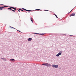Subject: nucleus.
<instances>
[{"instance_id":"nucleus-1","label":"nucleus","mask_w":76,"mask_h":76,"mask_svg":"<svg viewBox=\"0 0 76 76\" xmlns=\"http://www.w3.org/2000/svg\"><path fill=\"white\" fill-rule=\"evenodd\" d=\"M62 53V51H59V53L56 55V57H59V56H60V55H61Z\"/></svg>"},{"instance_id":"nucleus-2","label":"nucleus","mask_w":76,"mask_h":76,"mask_svg":"<svg viewBox=\"0 0 76 76\" xmlns=\"http://www.w3.org/2000/svg\"><path fill=\"white\" fill-rule=\"evenodd\" d=\"M75 13H74L72 14H71L70 15V17L71 16H75Z\"/></svg>"},{"instance_id":"nucleus-3","label":"nucleus","mask_w":76,"mask_h":76,"mask_svg":"<svg viewBox=\"0 0 76 76\" xmlns=\"http://www.w3.org/2000/svg\"><path fill=\"white\" fill-rule=\"evenodd\" d=\"M46 66H47V67H50V66H51V64H50L48 63H46Z\"/></svg>"},{"instance_id":"nucleus-4","label":"nucleus","mask_w":76,"mask_h":76,"mask_svg":"<svg viewBox=\"0 0 76 76\" xmlns=\"http://www.w3.org/2000/svg\"><path fill=\"white\" fill-rule=\"evenodd\" d=\"M31 40H32V38H30L28 39V41H31Z\"/></svg>"},{"instance_id":"nucleus-5","label":"nucleus","mask_w":76,"mask_h":76,"mask_svg":"<svg viewBox=\"0 0 76 76\" xmlns=\"http://www.w3.org/2000/svg\"><path fill=\"white\" fill-rule=\"evenodd\" d=\"M54 67H55V68H57L58 67V66L57 65H54Z\"/></svg>"},{"instance_id":"nucleus-6","label":"nucleus","mask_w":76,"mask_h":76,"mask_svg":"<svg viewBox=\"0 0 76 76\" xmlns=\"http://www.w3.org/2000/svg\"><path fill=\"white\" fill-rule=\"evenodd\" d=\"M1 59L2 60H4V61H7V60H6V59L5 58H1Z\"/></svg>"},{"instance_id":"nucleus-7","label":"nucleus","mask_w":76,"mask_h":76,"mask_svg":"<svg viewBox=\"0 0 76 76\" xmlns=\"http://www.w3.org/2000/svg\"><path fill=\"white\" fill-rule=\"evenodd\" d=\"M46 64H47V63H43V64H42V66H46Z\"/></svg>"},{"instance_id":"nucleus-8","label":"nucleus","mask_w":76,"mask_h":76,"mask_svg":"<svg viewBox=\"0 0 76 76\" xmlns=\"http://www.w3.org/2000/svg\"><path fill=\"white\" fill-rule=\"evenodd\" d=\"M31 21L32 22V23H33V22H34V20H33V18H32L31 17Z\"/></svg>"},{"instance_id":"nucleus-9","label":"nucleus","mask_w":76,"mask_h":76,"mask_svg":"<svg viewBox=\"0 0 76 76\" xmlns=\"http://www.w3.org/2000/svg\"><path fill=\"white\" fill-rule=\"evenodd\" d=\"M10 61H15V59L12 58L10 59Z\"/></svg>"},{"instance_id":"nucleus-10","label":"nucleus","mask_w":76,"mask_h":76,"mask_svg":"<svg viewBox=\"0 0 76 76\" xmlns=\"http://www.w3.org/2000/svg\"><path fill=\"white\" fill-rule=\"evenodd\" d=\"M34 34H37V35H40V34L38 33H35Z\"/></svg>"},{"instance_id":"nucleus-11","label":"nucleus","mask_w":76,"mask_h":76,"mask_svg":"<svg viewBox=\"0 0 76 76\" xmlns=\"http://www.w3.org/2000/svg\"><path fill=\"white\" fill-rule=\"evenodd\" d=\"M2 8V7H0V10H3V8Z\"/></svg>"},{"instance_id":"nucleus-12","label":"nucleus","mask_w":76,"mask_h":76,"mask_svg":"<svg viewBox=\"0 0 76 76\" xmlns=\"http://www.w3.org/2000/svg\"><path fill=\"white\" fill-rule=\"evenodd\" d=\"M13 9L14 10H16V8H14V7H13Z\"/></svg>"},{"instance_id":"nucleus-13","label":"nucleus","mask_w":76,"mask_h":76,"mask_svg":"<svg viewBox=\"0 0 76 76\" xmlns=\"http://www.w3.org/2000/svg\"><path fill=\"white\" fill-rule=\"evenodd\" d=\"M54 15H55V16H56V18H58V17H57V16L56 15V14H54Z\"/></svg>"},{"instance_id":"nucleus-14","label":"nucleus","mask_w":76,"mask_h":76,"mask_svg":"<svg viewBox=\"0 0 76 76\" xmlns=\"http://www.w3.org/2000/svg\"><path fill=\"white\" fill-rule=\"evenodd\" d=\"M8 9H9L10 10H12V9L10 7V8H8Z\"/></svg>"},{"instance_id":"nucleus-15","label":"nucleus","mask_w":76,"mask_h":76,"mask_svg":"<svg viewBox=\"0 0 76 76\" xmlns=\"http://www.w3.org/2000/svg\"><path fill=\"white\" fill-rule=\"evenodd\" d=\"M40 35H44V34L42 33V34H40Z\"/></svg>"},{"instance_id":"nucleus-16","label":"nucleus","mask_w":76,"mask_h":76,"mask_svg":"<svg viewBox=\"0 0 76 76\" xmlns=\"http://www.w3.org/2000/svg\"><path fill=\"white\" fill-rule=\"evenodd\" d=\"M19 10H21V11H22V12H23V10H21L20 9H19Z\"/></svg>"},{"instance_id":"nucleus-17","label":"nucleus","mask_w":76,"mask_h":76,"mask_svg":"<svg viewBox=\"0 0 76 76\" xmlns=\"http://www.w3.org/2000/svg\"><path fill=\"white\" fill-rule=\"evenodd\" d=\"M44 10V11H50L47 10Z\"/></svg>"},{"instance_id":"nucleus-18","label":"nucleus","mask_w":76,"mask_h":76,"mask_svg":"<svg viewBox=\"0 0 76 76\" xmlns=\"http://www.w3.org/2000/svg\"><path fill=\"white\" fill-rule=\"evenodd\" d=\"M12 11H13V12H15V10H12Z\"/></svg>"},{"instance_id":"nucleus-19","label":"nucleus","mask_w":76,"mask_h":76,"mask_svg":"<svg viewBox=\"0 0 76 76\" xmlns=\"http://www.w3.org/2000/svg\"><path fill=\"white\" fill-rule=\"evenodd\" d=\"M27 11H28V12H31V10H27Z\"/></svg>"},{"instance_id":"nucleus-20","label":"nucleus","mask_w":76,"mask_h":76,"mask_svg":"<svg viewBox=\"0 0 76 76\" xmlns=\"http://www.w3.org/2000/svg\"><path fill=\"white\" fill-rule=\"evenodd\" d=\"M52 66L53 67H54V65H52Z\"/></svg>"},{"instance_id":"nucleus-21","label":"nucleus","mask_w":76,"mask_h":76,"mask_svg":"<svg viewBox=\"0 0 76 76\" xmlns=\"http://www.w3.org/2000/svg\"><path fill=\"white\" fill-rule=\"evenodd\" d=\"M17 31H18V32H20V31H19L18 30H17Z\"/></svg>"},{"instance_id":"nucleus-22","label":"nucleus","mask_w":76,"mask_h":76,"mask_svg":"<svg viewBox=\"0 0 76 76\" xmlns=\"http://www.w3.org/2000/svg\"><path fill=\"white\" fill-rule=\"evenodd\" d=\"M41 10L39 9H36V10Z\"/></svg>"},{"instance_id":"nucleus-23","label":"nucleus","mask_w":76,"mask_h":76,"mask_svg":"<svg viewBox=\"0 0 76 76\" xmlns=\"http://www.w3.org/2000/svg\"><path fill=\"white\" fill-rule=\"evenodd\" d=\"M22 9H23V10H25V8H22Z\"/></svg>"},{"instance_id":"nucleus-24","label":"nucleus","mask_w":76,"mask_h":76,"mask_svg":"<svg viewBox=\"0 0 76 76\" xmlns=\"http://www.w3.org/2000/svg\"><path fill=\"white\" fill-rule=\"evenodd\" d=\"M2 8H3V9H6V8H5L4 7H2Z\"/></svg>"},{"instance_id":"nucleus-25","label":"nucleus","mask_w":76,"mask_h":76,"mask_svg":"<svg viewBox=\"0 0 76 76\" xmlns=\"http://www.w3.org/2000/svg\"><path fill=\"white\" fill-rule=\"evenodd\" d=\"M72 10H73V9L71 11L69 12V13H70L72 11Z\"/></svg>"},{"instance_id":"nucleus-26","label":"nucleus","mask_w":76,"mask_h":76,"mask_svg":"<svg viewBox=\"0 0 76 76\" xmlns=\"http://www.w3.org/2000/svg\"><path fill=\"white\" fill-rule=\"evenodd\" d=\"M10 8H13V7H10Z\"/></svg>"},{"instance_id":"nucleus-27","label":"nucleus","mask_w":76,"mask_h":76,"mask_svg":"<svg viewBox=\"0 0 76 76\" xmlns=\"http://www.w3.org/2000/svg\"><path fill=\"white\" fill-rule=\"evenodd\" d=\"M10 28H13V27H11L10 26Z\"/></svg>"},{"instance_id":"nucleus-28","label":"nucleus","mask_w":76,"mask_h":76,"mask_svg":"<svg viewBox=\"0 0 76 76\" xmlns=\"http://www.w3.org/2000/svg\"><path fill=\"white\" fill-rule=\"evenodd\" d=\"M25 10H26V11H27V10H26V9H25Z\"/></svg>"},{"instance_id":"nucleus-29","label":"nucleus","mask_w":76,"mask_h":76,"mask_svg":"<svg viewBox=\"0 0 76 76\" xmlns=\"http://www.w3.org/2000/svg\"><path fill=\"white\" fill-rule=\"evenodd\" d=\"M13 29H16V28H14V27H13Z\"/></svg>"},{"instance_id":"nucleus-30","label":"nucleus","mask_w":76,"mask_h":76,"mask_svg":"<svg viewBox=\"0 0 76 76\" xmlns=\"http://www.w3.org/2000/svg\"><path fill=\"white\" fill-rule=\"evenodd\" d=\"M4 7H7V6H4Z\"/></svg>"},{"instance_id":"nucleus-31","label":"nucleus","mask_w":76,"mask_h":76,"mask_svg":"<svg viewBox=\"0 0 76 76\" xmlns=\"http://www.w3.org/2000/svg\"><path fill=\"white\" fill-rule=\"evenodd\" d=\"M18 12H20V10H18Z\"/></svg>"},{"instance_id":"nucleus-32","label":"nucleus","mask_w":76,"mask_h":76,"mask_svg":"<svg viewBox=\"0 0 76 76\" xmlns=\"http://www.w3.org/2000/svg\"><path fill=\"white\" fill-rule=\"evenodd\" d=\"M0 5H3V4H1Z\"/></svg>"},{"instance_id":"nucleus-33","label":"nucleus","mask_w":76,"mask_h":76,"mask_svg":"<svg viewBox=\"0 0 76 76\" xmlns=\"http://www.w3.org/2000/svg\"><path fill=\"white\" fill-rule=\"evenodd\" d=\"M28 13H30V11H28Z\"/></svg>"},{"instance_id":"nucleus-34","label":"nucleus","mask_w":76,"mask_h":76,"mask_svg":"<svg viewBox=\"0 0 76 76\" xmlns=\"http://www.w3.org/2000/svg\"><path fill=\"white\" fill-rule=\"evenodd\" d=\"M70 36H73V35H70Z\"/></svg>"},{"instance_id":"nucleus-35","label":"nucleus","mask_w":76,"mask_h":76,"mask_svg":"<svg viewBox=\"0 0 76 76\" xmlns=\"http://www.w3.org/2000/svg\"><path fill=\"white\" fill-rule=\"evenodd\" d=\"M73 37H75V36H73Z\"/></svg>"}]
</instances>
